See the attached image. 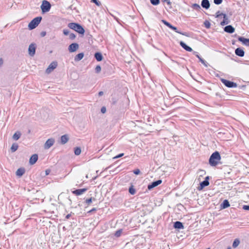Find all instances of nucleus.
Listing matches in <instances>:
<instances>
[{
  "instance_id": "4c0bfd02",
  "label": "nucleus",
  "mask_w": 249,
  "mask_h": 249,
  "mask_svg": "<svg viewBox=\"0 0 249 249\" xmlns=\"http://www.w3.org/2000/svg\"><path fill=\"white\" fill-rule=\"evenodd\" d=\"M161 22L170 29L171 27H172V26H173L171 24H170L169 22H168V21L164 19L161 20Z\"/></svg>"
},
{
  "instance_id": "e433bc0d",
  "label": "nucleus",
  "mask_w": 249,
  "mask_h": 249,
  "mask_svg": "<svg viewBox=\"0 0 249 249\" xmlns=\"http://www.w3.org/2000/svg\"><path fill=\"white\" fill-rule=\"evenodd\" d=\"M161 22L170 29L171 27H172V26H173L171 24H170L169 22H168V21L164 19L161 20Z\"/></svg>"
},
{
  "instance_id": "aec40b11",
  "label": "nucleus",
  "mask_w": 249,
  "mask_h": 249,
  "mask_svg": "<svg viewBox=\"0 0 249 249\" xmlns=\"http://www.w3.org/2000/svg\"><path fill=\"white\" fill-rule=\"evenodd\" d=\"M179 44L186 51L188 52L193 51L192 49L190 47L186 45V43H185L183 41H180Z\"/></svg>"
},
{
  "instance_id": "e2e57ef3",
  "label": "nucleus",
  "mask_w": 249,
  "mask_h": 249,
  "mask_svg": "<svg viewBox=\"0 0 249 249\" xmlns=\"http://www.w3.org/2000/svg\"><path fill=\"white\" fill-rule=\"evenodd\" d=\"M49 172H50L49 170H46V175H48Z\"/></svg>"
},
{
  "instance_id": "412c9836",
  "label": "nucleus",
  "mask_w": 249,
  "mask_h": 249,
  "mask_svg": "<svg viewBox=\"0 0 249 249\" xmlns=\"http://www.w3.org/2000/svg\"><path fill=\"white\" fill-rule=\"evenodd\" d=\"M174 228L177 229H183L184 226L182 222L177 221L174 222Z\"/></svg>"
},
{
  "instance_id": "69168bd1",
  "label": "nucleus",
  "mask_w": 249,
  "mask_h": 249,
  "mask_svg": "<svg viewBox=\"0 0 249 249\" xmlns=\"http://www.w3.org/2000/svg\"><path fill=\"white\" fill-rule=\"evenodd\" d=\"M227 249H231V248L229 247Z\"/></svg>"
},
{
  "instance_id": "338daca9",
  "label": "nucleus",
  "mask_w": 249,
  "mask_h": 249,
  "mask_svg": "<svg viewBox=\"0 0 249 249\" xmlns=\"http://www.w3.org/2000/svg\"><path fill=\"white\" fill-rule=\"evenodd\" d=\"M215 76H216V77H217V76H218V73L215 74Z\"/></svg>"
},
{
  "instance_id": "f3484780",
  "label": "nucleus",
  "mask_w": 249,
  "mask_h": 249,
  "mask_svg": "<svg viewBox=\"0 0 249 249\" xmlns=\"http://www.w3.org/2000/svg\"><path fill=\"white\" fill-rule=\"evenodd\" d=\"M38 160V155L37 154H33L30 158L29 163L31 165L34 164Z\"/></svg>"
},
{
  "instance_id": "ea45409f",
  "label": "nucleus",
  "mask_w": 249,
  "mask_h": 249,
  "mask_svg": "<svg viewBox=\"0 0 249 249\" xmlns=\"http://www.w3.org/2000/svg\"><path fill=\"white\" fill-rule=\"evenodd\" d=\"M101 71V67L100 65H97L95 67V71L96 73H99Z\"/></svg>"
},
{
  "instance_id": "39448f33",
  "label": "nucleus",
  "mask_w": 249,
  "mask_h": 249,
  "mask_svg": "<svg viewBox=\"0 0 249 249\" xmlns=\"http://www.w3.org/2000/svg\"><path fill=\"white\" fill-rule=\"evenodd\" d=\"M220 80L222 82V83L227 87L229 88H236L237 87V84L232 81H231L224 78H220Z\"/></svg>"
},
{
  "instance_id": "f704fd0d",
  "label": "nucleus",
  "mask_w": 249,
  "mask_h": 249,
  "mask_svg": "<svg viewBox=\"0 0 249 249\" xmlns=\"http://www.w3.org/2000/svg\"><path fill=\"white\" fill-rule=\"evenodd\" d=\"M150 1L153 5H158L160 3V0H150Z\"/></svg>"
},
{
  "instance_id": "6e6d98bb",
  "label": "nucleus",
  "mask_w": 249,
  "mask_h": 249,
  "mask_svg": "<svg viewBox=\"0 0 249 249\" xmlns=\"http://www.w3.org/2000/svg\"><path fill=\"white\" fill-rule=\"evenodd\" d=\"M68 200L69 201V204L70 205H71V203H72V201H71V198L70 197H68Z\"/></svg>"
},
{
  "instance_id": "c85d7f7f",
  "label": "nucleus",
  "mask_w": 249,
  "mask_h": 249,
  "mask_svg": "<svg viewBox=\"0 0 249 249\" xmlns=\"http://www.w3.org/2000/svg\"><path fill=\"white\" fill-rule=\"evenodd\" d=\"M240 244V240L238 238H236L234 240L232 243V247L233 248H236Z\"/></svg>"
},
{
  "instance_id": "1a4fd4ad",
  "label": "nucleus",
  "mask_w": 249,
  "mask_h": 249,
  "mask_svg": "<svg viewBox=\"0 0 249 249\" xmlns=\"http://www.w3.org/2000/svg\"><path fill=\"white\" fill-rule=\"evenodd\" d=\"M36 44H31L28 48L29 54L30 56H33L36 53Z\"/></svg>"
},
{
  "instance_id": "9b49d317",
  "label": "nucleus",
  "mask_w": 249,
  "mask_h": 249,
  "mask_svg": "<svg viewBox=\"0 0 249 249\" xmlns=\"http://www.w3.org/2000/svg\"><path fill=\"white\" fill-rule=\"evenodd\" d=\"M161 182L162 180L160 179H159L156 181H153L148 185L147 188L148 190H151L153 188L156 187V186L161 184Z\"/></svg>"
},
{
  "instance_id": "5fc2aeb1",
  "label": "nucleus",
  "mask_w": 249,
  "mask_h": 249,
  "mask_svg": "<svg viewBox=\"0 0 249 249\" xmlns=\"http://www.w3.org/2000/svg\"><path fill=\"white\" fill-rule=\"evenodd\" d=\"M71 216V213H69L68 214H67L66 216V219H69L70 218V217Z\"/></svg>"
},
{
  "instance_id": "680f3d73",
  "label": "nucleus",
  "mask_w": 249,
  "mask_h": 249,
  "mask_svg": "<svg viewBox=\"0 0 249 249\" xmlns=\"http://www.w3.org/2000/svg\"><path fill=\"white\" fill-rule=\"evenodd\" d=\"M225 133L224 132H218V134H219V138H220V136L219 135H221V134H224Z\"/></svg>"
},
{
  "instance_id": "0e129e2a",
  "label": "nucleus",
  "mask_w": 249,
  "mask_h": 249,
  "mask_svg": "<svg viewBox=\"0 0 249 249\" xmlns=\"http://www.w3.org/2000/svg\"><path fill=\"white\" fill-rule=\"evenodd\" d=\"M223 0H219V4H221Z\"/></svg>"
},
{
  "instance_id": "de8ad7c7",
  "label": "nucleus",
  "mask_w": 249,
  "mask_h": 249,
  "mask_svg": "<svg viewBox=\"0 0 249 249\" xmlns=\"http://www.w3.org/2000/svg\"><path fill=\"white\" fill-rule=\"evenodd\" d=\"M107 109L105 107H101V111L102 113H105L106 112Z\"/></svg>"
},
{
  "instance_id": "bb28decb",
  "label": "nucleus",
  "mask_w": 249,
  "mask_h": 249,
  "mask_svg": "<svg viewBox=\"0 0 249 249\" xmlns=\"http://www.w3.org/2000/svg\"><path fill=\"white\" fill-rule=\"evenodd\" d=\"M21 135V133L19 131H17L13 135V139L15 141H17L20 138Z\"/></svg>"
},
{
  "instance_id": "7c9ffc66",
  "label": "nucleus",
  "mask_w": 249,
  "mask_h": 249,
  "mask_svg": "<svg viewBox=\"0 0 249 249\" xmlns=\"http://www.w3.org/2000/svg\"><path fill=\"white\" fill-rule=\"evenodd\" d=\"M171 29L175 31L176 33H178L179 34H181V35H182L184 36H187L186 34V33H182L181 32H179V31H178L177 28L175 26H172V27H171Z\"/></svg>"
},
{
  "instance_id": "3c124183",
  "label": "nucleus",
  "mask_w": 249,
  "mask_h": 249,
  "mask_svg": "<svg viewBox=\"0 0 249 249\" xmlns=\"http://www.w3.org/2000/svg\"><path fill=\"white\" fill-rule=\"evenodd\" d=\"M46 32L45 31H42L40 33V36L41 37L45 36H46Z\"/></svg>"
},
{
  "instance_id": "a18cd8bd",
  "label": "nucleus",
  "mask_w": 249,
  "mask_h": 249,
  "mask_svg": "<svg viewBox=\"0 0 249 249\" xmlns=\"http://www.w3.org/2000/svg\"><path fill=\"white\" fill-rule=\"evenodd\" d=\"M133 173L134 174L138 175L140 174V170L139 169H136L133 170Z\"/></svg>"
},
{
  "instance_id": "72a5a7b5",
  "label": "nucleus",
  "mask_w": 249,
  "mask_h": 249,
  "mask_svg": "<svg viewBox=\"0 0 249 249\" xmlns=\"http://www.w3.org/2000/svg\"><path fill=\"white\" fill-rule=\"evenodd\" d=\"M128 191L131 195H133L136 193V190L132 185L129 188Z\"/></svg>"
},
{
  "instance_id": "dca6fc26",
  "label": "nucleus",
  "mask_w": 249,
  "mask_h": 249,
  "mask_svg": "<svg viewBox=\"0 0 249 249\" xmlns=\"http://www.w3.org/2000/svg\"><path fill=\"white\" fill-rule=\"evenodd\" d=\"M230 206V204L227 199H225L220 205V209L223 210Z\"/></svg>"
},
{
  "instance_id": "ddd939ff",
  "label": "nucleus",
  "mask_w": 249,
  "mask_h": 249,
  "mask_svg": "<svg viewBox=\"0 0 249 249\" xmlns=\"http://www.w3.org/2000/svg\"><path fill=\"white\" fill-rule=\"evenodd\" d=\"M224 31L229 34H232L235 32V28L231 25H229L224 28Z\"/></svg>"
},
{
  "instance_id": "4be33fe9",
  "label": "nucleus",
  "mask_w": 249,
  "mask_h": 249,
  "mask_svg": "<svg viewBox=\"0 0 249 249\" xmlns=\"http://www.w3.org/2000/svg\"><path fill=\"white\" fill-rule=\"evenodd\" d=\"M193 53L199 59L200 62H201L205 67H207L206 61L202 58L196 52H194Z\"/></svg>"
},
{
  "instance_id": "49530a36",
  "label": "nucleus",
  "mask_w": 249,
  "mask_h": 249,
  "mask_svg": "<svg viewBox=\"0 0 249 249\" xmlns=\"http://www.w3.org/2000/svg\"><path fill=\"white\" fill-rule=\"evenodd\" d=\"M124 155V153H121V154H119V155H117L116 156L114 157L113 158V159H118L119 158H121V157H123Z\"/></svg>"
},
{
  "instance_id": "5701e85b",
  "label": "nucleus",
  "mask_w": 249,
  "mask_h": 249,
  "mask_svg": "<svg viewBox=\"0 0 249 249\" xmlns=\"http://www.w3.org/2000/svg\"><path fill=\"white\" fill-rule=\"evenodd\" d=\"M94 57L97 61H101L103 59V55L100 52L95 53L94 54Z\"/></svg>"
},
{
  "instance_id": "a19ab883",
  "label": "nucleus",
  "mask_w": 249,
  "mask_h": 249,
  "mask_svg": "<svg viewBox=\"0 0 249 249\" xmlns=\"http://www.w3.org/2000/svg\"><path fill=\"white\" fill-rule=\"evenodd\" d=\"M122 232V230H119L117 231L115 233V236L116 237H119Z\"/></svg>"
},
{
  "instance_id": "603ef678",
  "label": "nucleus",
  "mask_w": 249,
  "mask_h": 249,
  "mask_svg": "<svg viewBox=\"0 0 249 249\" xmlns=\"http://www.w3.org/2000/svg\"><path fill=\"white\" fill-rule=\"evenodd\" d=\"M213 16V17H214L215 18H218V11H217V12L215 13L214 15H213V16Z\"/></svg>"
},
{
  "instance_id": "052dcab7",
  "label": "nucleus",
  "mask_w": 249,
  "mask_h": 249,
  "mask_svg": "<svg viewBox=\"0 0 249 249\" xmlns=\"http://www.w3.org/2000/svg\"><path fill=\"white\" fill-rule=\"evenodd\" d=\"M220 160H221V157H220V154L219 153V163H221V162H220Z\"/></svg>"
},
{
  "instance_id": "864d4df0",
  "label": "nucleus",
  "mask_w": 249,
  "mask_h": 249,
  "mask_svg": "<svg viewBox=\"0 0 249 249\" xmlns=\"http://www.w3.org/2000/svg\"><path fill=\"white\" fill-rule=\"evenodd\" d=\"M103 94H104V92H103V91H101L99 92V93H98V95H99V96H102Z\"/></svg>"
},
{
  "instance_id": "2eb2a0df",
  "label": "nucleus",
  "mask_w": 249,
  "mask_h": 249,
  "mask_svg": "<svg viewBox=\"0 0 249 249\" xmlns=\"http://www.w3.org/2000/svg\"><path fill=\"white\" fill-rule=\"evenodd\" d=\"M238 40L239 41L241 42L243 44L249 46V38H246L242 36H238Z\"/></svg>"
},
{
  "instance_id": "393cba45",
  "label": "nucleus",
  "mask_w": 249,
  "mask_h": 249,
  "mask_svg": "<svg viewBox=\"0 0 249 249\" xmlns=\"http://www.w3.org/2000/svg\"><path fill=\"white\" fill-rule=\"evenodd\" d=\"M68 140L69 138L67 135H64L61 137V143L62 144H64L67 143Z\"/></svg>"
},
{
  "instance_id": "0eeeda50",
  "label": "nucleus",
  "mask_w": 249,
  "mask_h": 249,
  "mask_svg": "<svg viewBox=\"0 0 249 249\" xmlns=\"http://www.w3.org/2000/svg\"><path fill=\"white\" fill-rule=\"evenodd\" d=\"M209 177H206L205 178V180L200 183V185L198 187V190H202L205 187L208 186L209 184Z\"/></svg>"
},
{
  "instance_id": "20e7f679",
  "label": "nucleus",
  "mask_w": 249,
  "mask_h": 249,
  "mask_svg": "<svg viewBox=\"0 0 249 249\" xmlns=\"http://www.w3.org/2000/svg\"><path fill=\"white\" fill-rule=\"evenodd\" d=\"M40 8L42 13L44 14L49 12L51 8V4L48 1L44 0L42 1Z\"/></svg>"
},
{
  "instance_id": "c756f323",
  "label": "nucleus",
  "mask_w": 249,
  "mask_h": 249,
  "mask_svg": "<svg viewBox=\"0 0 249 249\" xmlns=\"http://www.w3.org/2000/svg\"><path fill=\"white\" fill-rule=\"evenodd\" d=\"M93 201H96V198L93 197H91L88 199H87L85 200V203L88 205H89Z\"/></svg>"
},
{
  "instance_id": "2f4dec72",
  "label": "nucleus",
  "mask_w": 249,
  "mask_h": 249,
  "mask_svg": "<svg viewBox=\"0 0 249 249\" xmlns=\"http://www.w3.org/2000/svg\"><path fill=\"white\" fill-rule=\"evenodd\" d=\"M192 7L194 9L196 10V11H200V10L201 9L200 5L197 3H194L192 4Z\"/></svg>"
},
{
  "instance_id": "c9c22d12",
  "label": "nucleus",
  "mask_w": 249,
  "mask_h": 249,
  "mask_svg": "<svg viewBox=\"0 0 249 249\" xmlns=\"http://www.w3.org/2000/svg\"><path fill=\"white\" fill-rule=\"evenodd\" d=\"M161 22L170 29L171 27H172V26H173L171 24H170L169 22H168V21L164 19L161 20Z\"/></svg>"
},
{
  "instance_id": "9d476101",
  "label": "nucleus",
  "mask_w": 249,
  "mask_h": 249,
  "mask_svg": "<svg viewBox=\"0 0 249 249\" xmlns=\"http://www.w3.org/2000/svg\"><path fill=\"white\" fill-rule=\"evenodd\" d=\"M54 139L53 138L49 139L44 144V148L48 149L53 146L54 143Z\"/></svg>"
},
{
  "instance_id": "a878e982",
  "label": "nucleus",
  "mask_w": 249,
  "mask_h": 249,
  "mask_svg": "<svg viewBox=\"0 0 249 249\" xmlns=\"http://www.w3.org/2000/svg\"><path fill=\"white\" fill-rule=\"evenodd\" d=\"M84 56V54L83 53H79L77 54L74 57V60L75 61H79L81 60Z\"/></svg>"
},
{
  "instance_id": "f03ea898",
  "label": "nucleus",
  "mask_w": 249,
  "mask_h": 249,
  "mask_svg": "<svg viewBox=\"0 0 249 249\" xmlns=\"http://www.w3.org/2000/svg\"><path fill=\"white\" fill-rule=\"evenodd\" d=\"M42 19L41 17H37L32 19L28 24L29 29L31 30L35 29L40 23Z\"/></svg>"
},
{
  "instance_id": "37998d69",
  "label": "nucleus",
  "mask_w": 249,
  "mask_h": 249,
  "mask_svg": "<svg viewBox=\"0 0 249 249\" xmlns=\"http://www.w3.org/2000/svg\"><path fill=\"white\" fill-rule=\"evenodd\" d=\"M75 35L73 33H71L69 34V38L70 39L73 40L75 38Z\"/></svg>"
},
{
  "instance_id": "6ab92c4d",
  "label": "nucleus",
  "mask_w": 249,
  "mask_h": 249,
  "mask_svg": "<svg viewBox=\"0 0 249 249\" xmlns=\"http://www.w3.org/2000/svg\"><path fill=\"white\" fill-rule=\"evenodd\" d=\"M201 6L205 9H208L210 7L209 0H202L201 3Z\"/></svg>"
},
{
  "instance_id": "a211bd4d",
  "label": "nucleus",
  "mask_w": 249,
  "mask_h": 249,
  "mask_svg": "<svg viewBox=\"0 0 249 249\" xmlns=\"http://www.w3.org/2000/svg\"><path fill=\"white\" fill-rule=\"evenodd\" d=\"M235 53L238 56L243 57L245 55V52L242 49L240 48H237L235 50Z\"/></svg>"
},
{
  "instance_id": "bf43d9fd",
  "label": "nucleus",
  "mask_w": 249,
  "mask_h": 249,
  "mask_svg": "<svg viewBox=\"0 0 249 249\" xmlns=\"http://www.w3.org/2000/svg\"><path fill=\"white\" fill-rule=\"evenodd\" d=\"M213 1L215 4L218 5V0H213Z\"/></svg>"
},
{
  "instance_id": "58836bf2",
  "label": "nucleus",
  "mask_w": 249,
  "mask_h": 249,
  "mask_svg": "<svg viewBox=\"0 0 249 249\" xmlns=\"http://www.w3.org/2000/svg\"><path fill=\"white\" fill-rule=\"evenodd\" d=\"M204 24L205 27L207 29L210 28L211 27V23L208 20H205L204 22Z\"/></svg>"
},
{
  "instance_id": "423d86ee",
  "label": "nucleus",
  "mask_w": 249,
  "mask_h": 249,
  "mask_svg": "<svg viewBox=\"0 0 249 249\" xmlns=\"http://www.w3.org/2000/svg\"><path fill=\"white\" fill-rule=\"evenodd\" d=\"M223 16V19L220 22V25L222 26H224L228 24L230 22V20L229 19L227 15L226 14L221 13H219V18Z\"/></svg>"
},
{
  "instance_id": "cd10ccee",
  "label": "nucleus",
  "mask_w": 249,
  "mask_h": 249,
  "mask_svg": "<svg viewBox=\"0 0 249 249\" xmlns=\"http://www.w3.org/2000/svg\"><path fill=\"white\" fill-rule=\"evenodd\" d=\"M18 145L16 143H13L12 146L11 147V151L12 152H15L18 149Z\"/></svg>"
},
{
  "instance_id": "f8f14e48",
  "label": "nucleus",
  "mask_w": 249,
  "mask_h": 249,
  "mask_svg": "<svg viewBox=\"0 0 249 249\" xmlns=\"http://www.w3.org/2000/svg\"><path fill=\"white\" fill-rule=\"evenodd\" d=\"M79 47V45L76 43H73L70 44L68 47V50L71 53L75 52Z\"/></svg>"
},
{
  "instance_id": "4d7b16f0",
  "label": "nucleus",
  "mask_w": 249,
  "mask_h": 249,
  "mask_svg": "<svg viewBox=\"0 0 249 249\" xmlns=\"http://www.w3.org/2000/svg\"><path fill=\"white\" fill-rule=\"evenodd\" d=\"M3 64V60L2 58L0 59V66H1Z\"/></svg>"
},
{
  "instance_id": "b1692460",
  "label": "nucleus",
  "mask_w": 249,
  "mask_h": 249,
  "mask_svg": "<svg viewBox=\"0 0 249 249\" xmlns=\"http://www.w3.org/2000/svg\"><path fill=\"white\" fill-rule=\"evenodd\" d=\"M25 169L24 168H18L16 171L17 176L21 177L25 173Z\"/></svg>"
},
{
  "instance_id": "8fccbe9b",
  "label": "nucleus",
  "mask_w": 249,
  "mask_h": 249,
  "mask_svg": "<svg viewBox=\"0 0 249 249\" xmlns=\"http://www.w3.org/2000/svg\"><path fill=\"white\" fill-rule=\"evenodd\" d=\"M243 209L244 210L249 211V205H243Z\"/></svg>"
},
{
  "instance_id": "f257e3e1",
  "label": "nucleus",
  "mask_w": 249,
  "mask_h": 249,
  "mask_svg": "<svg viewBox=\"0 0 249 249\" xmlns=\"http://www.w3.org/2000/svg\"><path fill=\"white\" fill-rule=\"evenodd\" d=\"M68 27L75 31L77 32L80 34L83 35L85 33L84 28L79 23H70L68 24Z\"/></svg>"
},
{
  "instance_id": "473e14b6",
  "label": "nucleus",
  "mask_w": 249,
  "mask_h": 249,
  "mask_svg": "<svg viewBox=\"0 0 249 249\" xmlns=\"http://www.w3.org/2000/svg\"><path fill=\"white\" fill-rule=\"evenodd\" d=\"M74 152L75 155H79L81 152V148L79 147H77L74 148Z\"/></svg>"
},
{
  "instance_id": "c03bdc74",
  "label": "nucleus",
  "mask_w": 249,
  "mask_h": 249,
  "mask_svg": "<svg viewBox=\"0 0 249 249\" xmlns=\"http://www.w3.org/2000/svg\"><path fill=\"white\" fill-rule=\"evenodd\" d=\"M63 34L66 36H67L70 34V32L68 29H64L63 31Z\"/></svg>"
},
{
  "instance_id": "6e6552de",
  "label": "nucleus",
  "mask_w": 249,
  "mask_h": 249,
  "mask_svg": "<svg viewBox=\"0 0 249 249\" xmlns=\"http://www.w3.org/2000/svg\"><path fill=\"white\" fill-rule=\"evenodd\" d=\"M57 66V63L55 61H53L52 62L49 66H48V68L46 70V72L47 73H51L54 69H55Z\"/></svg>"
},
{
  "instance_id": "79ce46f5",
  "label": "nucleus",
  "mask_w": 249,
  "mask_h": 249,
  "mask_svg": "<svg viewBox=\"0 0 249 249\" xmlns=\"http://www.w3.org/2000/svg\"><path fill=\"white\" fill-rule=\"evenodd\" d=\"M91 1L93 3H94L97 6H100L101 5V2L98 0H91Z\"/></svg>"
},
{
  "instance_id": "4468645a",
  "label": "nucleus",
  "mask_w": 249,
  "mask_h": 249,
  "mask_svg": "<svg viewBox=\"0 0 249 249\" xmlns=\"http://www.w3.org/2000/svg\"><path fill=\"white\" fill-rule=\"evenodd\" d=\"M87 190H88L87 188H83V189H76V190H75L74 191H73L72 192V193L73 194H74V195H76V196H79V195H81L83 194L85 192H86Z\"/></svg>"
},
{
  "instance_id": "7ed1b4c3",
  "label": "nucleus",
  "mask_w": 249,
  "mask_h": 249,
  "mask_svg": "<svg viewBox=\"0 0 249 249\" xmlns=\"http://www.w3.org/2000/svg\"><path fill=\"white\" fill-rule=\"evenodd\" d=\"M209 162L212 166H215L218 164V151H215L212 154L209 159Z\"/></svg>"
},
{
  "instance_id": "13d9d810",
  "label": "nucleus",
  "mask_w": 249,
  "mask_h": 249,
  "mask_svg": "<svg viewBox=\"0 0 249 249\" xmlns=\"http://www.w3.org/2000/svg\"><path fill=\"white\" fill-rule=\"evenodd\" d=\"M167 2V4L169 5H170L171 4V2L169 0L166 1Z\"/></svg>"
},
{
  "instance_id": "09e8293b",
  "label": "nucleus",
  "mask_w": 249,
  "mask_h": 249,
  "mask_svg": "<svg viewBox=\"0 0 249 249\" xmlns=\"http://www.w3.org/2000/svg\"><path fill=\"white\" fill-rule=\"evenodd\" d=\"M97 210L96 208H93L92 209H91L90 211L88 212V213H91L94 212H96Z\"/></svg>"
}]
</instances>
